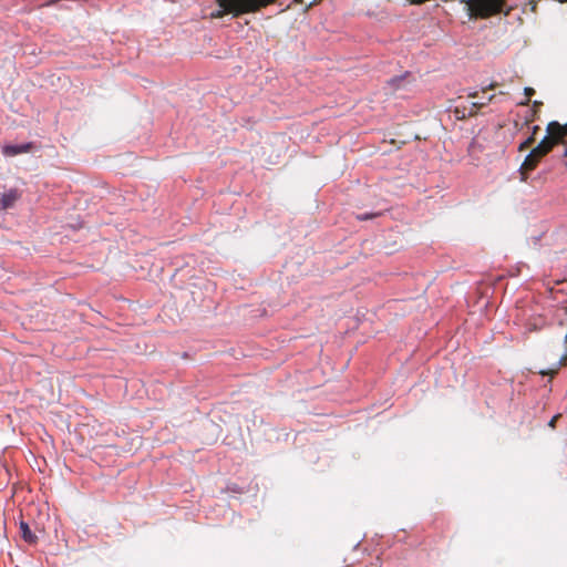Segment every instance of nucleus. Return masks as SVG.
I'll list each match as a JSON object with an SVG mask.
<instances>
[{"instance_id": "20", "label": "nucleus", "mask_w": 567, "mask_h": 567, "mask_svg": "<svg viewBox=\"0 0 567 567\" xmlns=\"http://www.w3.org/2000/svg\"><path fill=\"white\" fill-rule=\"evenodd\" d=\"M564 144L566 145V147H565V152H564V156H565V157H567V141H566V143H564Z\"/></svg>"}, {"instance_id": "16", "label": "nucleus", "mask_w": 567, "mask_h": 567, "mask_svg": "<svg viewBox=\"0 0 567 567\" xmlns=\"http://www.w3.org/2000/svg\"><path fill=\"white\" fill-rule=\"evenodd\" d=\"M496 85H497L496 83H491L488 86L483 89V92H486L487 90H493L496 87Z\"/></svg>"}, {"instance_id": "4", "label": "nucleus", "mask_w": 567, "mask_h": 567, "mask_svg": "<svg viewBox=\"0 0 567 567\" xmlns=\"http://www.w3.org/2000/svg\"><path fill=\"white\" fill-rule=\"evenodd\" d=\"M540 159L534 157L530 153L525 157L524 162L519 167L520 181L526 182L528 179V175L532 171H534Z\"/></svg>"}, {"instance_id": "21", "label": "nucleus", "mask_w": 567, "mask_h": 567, "mask_svg": "<svg viewBox=\"0 0 567 567\" xmlns=\"http://www.w3.org/2000/svg\"><path fill=\"white\" fill-rule=\"evenodd\" d=\"M368 218H369V216H368V215L359 216V219H362V220L368 219Z\"/></svg>"}, {"instance_id": "10", "label": "nucleus", "mask_w": 567, "mask_h": 567, "mask_svg": "<svg viewBox=\"0 0 567 567\" xmlns=\"http://www.w3.org/2000/svg\"><path fill=\"white\" fill-rule=\"evenodd\" d=\"M536 141V137L534 135H530L528 138H526L523 143L519 144L518 151L523 152L527 148H529Z\"/></svg>"}, {"instance_id": "3", "label": "nucleus", "mask_w": 567, "mask_h": 567, "mask_svg": "<svg viewBox=\"0 0 567 567\" xmlns=\"http://www.w3.org/2000/svg\"><path fill=\"white\" fill-rule=\"evenodd\" d=\"M547 135L538 143L536 147L530 151V154L538 159L546 156L559 142V135L549 127V123L546 127Z\"/></svg>"}, {"instance_id": "19", "label": "nucleus", "mask_w": 567, "mask_h": 567, "mask_svg": "<svg viewBox=\"0 0 567 567\" xmlns=\"http://www.w3.org/2000/svg\"><path fill=\"white\" fill-rule=\"evenodd\" d=\"M477 95H478V94H477V92H473V93H470V94H468V97H471V99H476V97H477Z\"/></svg>"}, {"instance_id": "15", "label": "nucleus", "mask_w": 567, "mask_h": 567, "mask_svg": "<svg viewBox=\"0 0 567 567\" xmlns=\"http://www.w3.org/2000/svg\"><path fill=\"white\" fill-rule=\"evenodd\" d=\"M559 364H560V365L567 364V353H565V354L560 358Z\"/></svg>"}, {"instance_id": "9", "label": "nucleus", "mask_w": 567, "mask_h": 567, "mask_svg": "<svg viewBox=\"0 0 567 567\" xmlns=\"http://www.w3.org/2000/svg\"><path fill=\"white\" fill-rule=\"evenodd\" d=\"M496 97V94H492V95H488L487 97H483L481 101H474L472 103V109L471 111L468 112V116H474L476 115L478 109L487 105L488 103H491L494 99Z\"/></svg>"}, {"instance_id": "18", "label": "nucleus", "mask_w": 567, "mask_h": 567, "mask_svg": "<svg viewBox=\"0 0 567 567\" xmlns=\"http://www.w3.org/2000/svg\"><path fill=\"white\" fill-rule=\"evenodd\" d=\"M320 0H311L308 4H307V8H310L315 4H317Z\"/></svg>"}, {"instance_id": "14", "label": "nucleus", "mask_w": 567, "mask_h": 567, "mask_svg": "<svg viewBox=\"0 0 567 567\" xmlns=\"http://www.w3.org/2000/svg\"><path fill=\"white\" fill-rule=\"evenodd\" d=\"M455 114L458 120L465 118L466 115L464 112H461L457 107L455 109Z\"/></svg>"}, {"instance_id": "7", "label": "nucleus", "mask_w": 567, "mask_h": 567, "mask_svg": "<svg viewBox=\"0 0 567 567\" xmlns=\"http://www.w3.org/2000/svg\"><path fill=\"white\" fill-rule=\"evenodd\" d=\"M549 127H550L551 131L557 132V134L559 135V142L560 143H566L567 123L566 124H560L557 121H551V122H549Z\"/></svg>"}, {"instance_id": "22", "label": "nucleus", "mask_w": 567, "mask_h": 567, "mask_svg": "<svg viewBox=\"0 0 567 567\" xmlns=\"http://www.w3.org/2000/svg\"><path fill=\"white\" fill-rule=\"evenodd\" d=\"M296 3H303V0H293Z\"/></svg>"}, {"instance_id": "17", "label": "nucleus", "mask_w": 567, "mask_h": 567, "mask_svg": "<svg viewBox=\"0 0 567 567\" xmlns=\"http://www.w3.org/2000/svg\"><path fill=\"white\" fill-rule=\"evenodd\" d=\"M539 130H540V128H539V126H538V125L533 126L532 135H534V136L536 137V134H537V132H538Z\"/></svg>"}, {"instance_id": "13", "label": "nucleus", "mask_w": 567, "mask_h": 567, "mask_svg": "<svg viewBox=\"0 0 567 567\" xmlns=\"http://www.w3.org/2000/svg\"><path fill=\"white\" fill-rule=\"evenodd\" d=\"M559 416H560L559 414L554 415V416L551 417V420L549 421L548 426H549V427H551V429H555V426H556V422H557V420H558V417H559Z\"/></svg>"}, {"instance_id": "6", "label": "nucleus", "mask_w": 567, "mask_h": 567, "mask_svg": "<svg viewBox=\"0 0 567 567\" xmlns=\"http://www.w3.org/2000/svg\"><path fill=\"white\" fill-rule=\"evenodd\" d=\"M21 192L18 189H9L2 194V209L10 208L20 198Z\"/></svg>"}, {"instance_id": "1", "label": "nucleus", "mask_w": 567, "mask_h": 567, "mask_svg": "<svg viewBox=\"0 0 567 567\" xmlns=\"http://www.w3.org/2000/svg\"><path fill=\"white\" fill-rule=\"evenodd\" d=\"M219 10L212 13L213 18H223L226 14L239 17L251 13L275 3L276 0H216Z\"/></svg>"}, {"instance_id": "8", "label": "nucleus", "mask_w": 567, "mask_h": 567, "mask_svg": "<svg viewBox=\"0 0 567 567\" xmlns=\"http://www.w3.org/2000/svg\"><path fill=\"white\" fill-rule=\"evenodd\" d=\"M20 535L21 537L29 544H34L37 542V536L31 532L29 525L25 522H20Z\"/></svg>"}, {"instance_id": "11", "label": "nucleus", "mask_w": 567, "mask_h": 567, "mask_svg": "<svg viewBox=\"0 0 567 567\" xmlns=\"http://www.w3.org/2000/svg\"><path fill=\"white\" fill-rule=\"evenodd\" d=\"M524 92H525V95L527 96V100L523 104H527L529 102L530 97L535 94V90L533 87H525Z\"/></svg>"}, {"instance_id": "2", "label": "nucleus", "mask_w": 567, "mask_h": 567, "mask_svg": "<svg viewBox=\"0 0 567 567\" xmlns=\"http://www.w3.org/2000/svg\"><path fill=\"white\" fill-rule=\"evenodd\" d=\"M506 0H467V9L472 18L487 19L503 12Z\"/></svg>"}, {"instance_id": "12", "label": "nucleus", "mask_w": 567, "mask_h": 567, "mask_svg": "<svg viewBox=\"0 0 567 567\" xmlns=\"http://www.w3.org/2000/svg\"><path fill=\"white\" fill-rule=\"evenodd\" d=\"M403 79L402 78H392L391 80L388 81V84L393 87V89H396L398 87V83L401 82Z\"/></svg>"}, {"instance_id": "5", "label": "nucleus", "mask_w": 567, "mask_h": 567, "mask_svg": "<svg viewBox=\"0 0 567 567\" xmlns=\"http://www.w3.org/2000/svg\"><path fill=\"white\" fill-rule=\"evenodd\" d=\"M33 148L32 143H24L21 145H7L2 148V153L7 156H16L21 153H28Z\"/></svg>"}]
</instances>
